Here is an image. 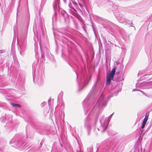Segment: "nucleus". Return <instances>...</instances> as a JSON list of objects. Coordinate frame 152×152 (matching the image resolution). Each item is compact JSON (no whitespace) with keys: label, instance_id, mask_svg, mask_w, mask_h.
Returning <instances> with one entry per match:
<instances>
[{"label":"nucleus","instance_id":"obj_18","mask_svg":"<svg viewBox=\"0 0 152 152\" xmlns=\"http://www.w3.org/2000/svg\"><path fill=\"white\" fill-rule=\"evenodd\" d=\"M135 90H136V89H133V90H132V91H134ZM136 90H137V91H141L142 93L144 94V93H143V91H140V90H138V89H136Z\"/></svg>","mask_w":152,"mask_h":152},{"label":"nucleus","instance_id":"obj_8","mask_svg":"<svg viewBox=\"0 0 152 152\" xmlns=\"http://www.w3.org/2000/svg\"><path fill=\"white\" fill-rule=\"evenodd\" d=\"M70 2H71L72 4H73L74 7H75V8H77L78 7L77 4L76 2L72 1H71Z\"/></svg>","mask_w":152,"mask_h":152},{"label":"nucleus","instance_id":"obj_13","mask_svg":"<svg viewBox=\"0 0 152 152\" xmlns=\"http://www.w3.org/2000/svg\"><path fill=\"white\" fill-rule=\"evenodd\" d=\"M12 105L14 107H20V105L19 104H15V103H12Z\"/></svg>","mask_w":152,"mask_h":152},{"label":"nucleus","instance_id":"obj_20","mask_svg":"<svg viewBox=\"0 0 152 152\" xmlns=\"http://www.w3.org/2000/svg\"><path fill=\"white\" fill-rule=\"evenodd\" d=\"M13 141H14V140H13V139L11 140H10V144L13 143H14Z\"/></svg>","mask_w":152,"mask_h":152},{"label":"nucleus","instance_id":"obj_21","mask_svg":"<svg viewBox=\"0 0 152 152\" xmlns=\"http://www.w3.org/2000/svg\"><path fill=\"white\" fill-rule=\"evenodd\" d=\"M50 100L49 99V100H48V104L49 106L50 105Z\"/></svg>","mask_w":152,"mask_h":152},{"label":"nucleus","instance_id":"obj_4","mask_svg":"<svg viewBox=\"0 0 152 152\" xmlns=\"http://www.w3.org/2000/svg\"><path fill=\"white\" fill-rule=\"evenodd\" d=\"M69 7V10L70 12L73 15H76L77 14V12L75 9V8L74 7V5L71 2H70Z\"/></svg>","mask_w":152,"mask_h":152},{"label":"nucleus","instance_id":"obj_10","mask_svg":"<svg viewBox=\"0 0 152 152\" xmlns=\"http://www.w3.org/2000/svg\"><path fill=\"white\" fill-rule=\"evenodd\" d=\"M111 80H112L111 79L107 78V81H106V85H109V84H110V81H111Z\"/></svg>","mask_w":152,"mask_h":152},{"label":"nucleus","instance_id":"obj_23","mask_svg":"<svg viewBox=\"0 0 152 152\" xmlns=\"http://www.w3.org/2000/svg\"><path fill=\"white\" fill-rule=\"evenodd\" d=\"M76 152H81L80 151H77Z\"/></svg>","mask_w":152,"mask_h":152},{"label":"nucleus","instance_id":"obj_22","mask_svg":"<svg viewBox=\"0 0 152 152\" xmlns=\"http://www.w3.org/2000/svg\"><path fill=\"white\" fill-rule=\"evenodd\" d=\"M37 80V78H36V77L34 78V82L35 81V80Z\"/></svg>","mask_w":152,"mask_h":152},{"label":"nucleus","instance_id":"obj_19","mask_svg":"<svg viewBox=\"0 0 152 152\" xmlns=\"http://www.w3.org/2000/svg\"><path fill=\"white\" fill-rule=\"evenodd\" d=\"M114 113H113L112 114H111V115H110V116H109L108 118V119L109 118H110V119L111 117L113 115V114H114Z\"/></svg>","mask_w":152,"mask_h":152},{"label":"nucleus","instance_id":"obj_28","mask_svg":"<svg viewBox=\"0 0 152 152\" xmlns=\"http://www.w3.org/2000/svg\"><path fill=\"white\" fill-rule=\"evenodd\" d=\"M54 17L55 18H56V16H55Z\"/></svg>","mask_w":152,"mask_h":152},{"label":"nucleus","instance_id":"obj_29","mask_svg":"<svg viewBox=\"0 0 152 152\" xmlns=\"http://www.w3.org/2000/svg\"><path fill=\"white\" fill-rule=\"evenodd\" d=\"M98 129V130L99 131V129Z\"/></svg>","mask_w":152,"mask_h":152},{"label":"nucleus","instance_id":"obj_27","mask_svg":"<svg viewBox=\"0 0 152 152\" xmlns=\"http://www.w3.org/2000/svg\"><path fill=\"white\" fill-rule=\"evenodd\" d=\"M64 12L65 13H66V12L65 11H64Z\"/></svg>","mask_w":152,"mask_h":152},{"label":"nucleus","instance_id":"obj_5","mask_svg":"<svg viewBox=\"0 0 152 152\" xmlns=\"http://www.w3.org/2000/svg\"><path fill=\"white\" fill-rule=\"evenodd\" d=\"M15 144L17 143V145L18 147L21 150H23L26 148L24 145V144L22 143V142H19L18 143L16 142H14Z\"/></svg>","mask_w":152,"mask_h":152},{"label":"nucleus","instance_id":"obj_16","mask_svg":"<svg viewBox=\"0 0 152 152\" xmlns=\"http://www.w3.org/2000/svg\"><path fill=\"white\" fill-rule=\"evenodd\" d=\"M42 80H41V79H38L37 83L38 84H40L42 81Z\"/></svg>","mask_w":152,"mask_h":152},{"label":"nucleus","instance_id":"obj_3","mask_svg":"<svg viewBox=\"0 0 152 152\" xmlns=\"http://www.w3.org/2000/svg\"><path fill=\"white\" fill-rule=\"evenodd\" d=\"M142 86H140L142 89H147L152 88V82L145 83L142 82L141 84Z\"/></svg>","mask_w":152,"mask_h":152},{"label":"nucleus","instance_id":"obj_17","mask_svg":"<svg viewBox=\"0 0 152 152\" xmlns=\"http://www.w3.org/2000/svg\"><path fill=\"white\" fill-rule=\"evenodd\" d=\"M46 104V102H42L41 105V107H43L45 104Z\"/></svg>","mask_w":152,"mask_h":152},{"label":"nucleus","instance_id":"obj_14","mask_svg":"<svg viewBox=\"0 0 152 152\" xmlns=\"http://www.w3.org/2000/svg\"><path fill=\"white\" fill-rule=\"evenodd\" d=\"M148 116H145L142 122L146 123L148 119Z\"/></svg>","mask_w":152,"mask_h":152},{"label":"nucleus","instance_id":"obj_11","mask_svg":"<svg viewBox=\"0 0 152 152\" xmlns=\"http://www.w3.org/2000/svg\"><path fill=\"white\" fill-rule=\"evenodd\" d=\"M87 118L85 120V126L86 127H88V128H89L90 127V126L88 124V126H87Z\"/></svg>","mask_w":152,"mask_h":152},{"label":"nucleus","instance_id":"obj_7","mask_svg":"<svg viewBox=\"0 0 152 152\" xmlns=\"http://www.w3.org/2000/svg\"><path fill=\"white\" fill-rule=\"evenodd\" d=\"M29 152H39L37 149L35 148H30L29 150Z\"/></svg>","mask_w":152,"mask_h":152},{"label":"nucleus","instance_id":"obj_26","mask_svg":"<svg viewBox=\"0 0 152 152\" xmlns=\"http://www.w3.org/2000/svg\"><path fill=\"white\" fill-rule=\"evenodd\" d=\"M137 85H138V84H137V83L136 84V86H137Z\"/></svg>","mask_w":152,"mask_h":152},{"label":"nucleus","instance_id":"obj_6","mask_svg":"<svg viewBox=\"0 0 152 152\" xmlns=\"http://www.w3.org/2000/svg\"><path fill=\"white\" fill-rule=\"evenodd\" d=\"M59 0H55L54 3L53 4V7L55 11L59 7Z\"/></svg>","mask_w":152,"mask_h":152},{"label":"nucleus","instance_id":"obj_25","mask_svg":"<svg viewBox=\"0 0 152 152\" xmlns=\"http://www.w3.org/2000/svg\"><path fill=\"white\" fill-rule=\"evenodd\" d=\"M110 97H108V99H109V98H110Z\"/></svg>","mask_w":152,"mask_h":152},{"label":"nucleus","instance_id":"obj_15","mask_svg":"<svg viewBox=\"0 0 152 152\" xmlns=\"http://www.w3.org/2000/svg\"><path fill=\"white\" fill-rule=\"evenodd\" d=\"M146 123L142 122V126H141V128L142 129H143L144 128L145 125Z\"/></svg>","mask_w":152,"mask_h":152},{"label":"nucleus","instance_id":"obj_24","mask_svg":"<svg viewBox=\"0 0 152 152\" xmlns=\"http://www.w3.org/2000/svg\"><path fill=\"white\" fill-rule=\"evenodd\" d=\"M64 2H65V3H66V0H64Z\"/></svg>","mask_w":152,"mask_h":152},{"label":"nucleus","instance_id":"obj_2","mask_svg":"<svg viewBox=\"0 0 152 152\" xmlns=\"http://www.w3.org/2000/svg\"><path fill=\"white\" fill-rule=\"evenodd\" d=\"M99 121L101 125V126L100 129L101 128L102 129V130L100 129V130H101L102 132H103L107 128V122L106 123L104 120V117L103 116H102L100 117L99 119ZM107 121L108 120H107Z\"/></svg>","mask_w":152,"mask_h":152},{"label":"nucleus","instance_id":"obj_12","mask_svg":"<svg viewBox=\"0 0 152 152\" xmlns=\"http://www.w3.org/2000/svg\"><path fill=\"white\" fill-rule=\"evenodd\" d=\"M115 67H114L113 69L112 72L110 73L114 75L115 74Z\"/></svg>","mask_w":152,"mask_h":152},{"label":"nucleus","instance_id":"obj_9","mask_svg":"<svg viewBox=\"0 0 152 152\" xmlns=\"http://www.w3.org/2000/svg\"><path fill=\"white\" fill-rule=\"evenodd\" d=\"M114 76V75L110 73L108 76H107V78L111 79V80H113Z\"/></svg>","mask_w":152,"mask_h":152},{"label":"nucleus","instance_id":"obj_1","mask_svg":"<svg viewBox=\"0 0 152 152\" xmlns=\"http://www.w3.org/2000/svg\"><path fill=\"white\" fill-rule=\"evenodd\" d=\"M106 102L104 98V95L102 93L99 97L96 105L91 111L90 115H91L94 112V114H97V112L99 111L100 107L102 106H105Z\"/></svg>","mask_w":152,"mask_h":152}]
</instances>
